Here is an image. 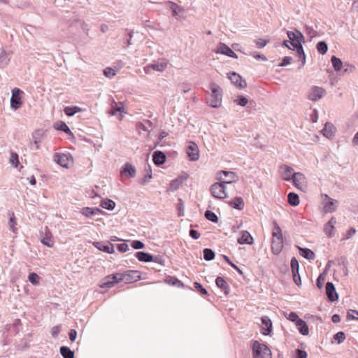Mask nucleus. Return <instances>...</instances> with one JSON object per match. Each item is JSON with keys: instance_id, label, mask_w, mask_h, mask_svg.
Here are the masks:
<instances>
[{"instance_id": "nucleus-50", "label": "nucleus", "mask_w": 358, "mask_h": 358, "mask_svg": "<svg viewBox=\"0 0 358 358\" xmlns=\"http://www.w3.org/2000/svg\"><path fill=\"white\" fill-rule=\"evenodd\" d=\"M103 74L106 77L111 78L115 76V70L110 67H107L103 70Z\"/></svg>"}, {"instance_id": "nucleus-9", "label": "nucleus", "mask_w": 358, "mask_h": 358, "mask_svg": "<svg viewBox=\"0 0 358 358\" xmlns=\"http://www.w3.org/2000/svg\"><path fill=\"white\" fill-rule=\"evenodd\" d=\"M123 112H124L123 102H122V101L116 102L114 99H112L111 103H110V109L108 111V113L113 116L118 115H119L118 119L120 120H121L123 117V115L122 114Z\"/></svg>"}, {"instance_id": "nucleus-26", "label": "nucleus", "mask_w": 358, "mask_h": 358, "mask_svg": "<svg viewBox=\"0 0 358 358\" xmlns=\"http://www.w3.org/2000/svg\"><path fill=\"white\" fill-rule=\"evenodd\" d=\"M281 169L284 170L283 179L287 181L292 180L296 172H294L292 167L287 165L282 166Z\"/></svg>"}, {"instance_id": "nucleus-51", "label": "nucleus", "mask_w": 358, "mask_h": 358, "mask_svg": "<svg viewBox=\"0 0 358 358\" xmlns=\"http://www.w3.org/2000/svg\"><path fill=\"white\" fill-rule=\"evenodd\" d=\"M131 247L135 250L143 249L145 247L144 243L138 240H135L131 242Z\"/></svg>"}, {"instance_id": "nucleus-29", "label": "nucleus", "mask_w": 358, "mask_h": 358, "mask_svg": "<svg viewBox=\"0 0 358 358\" xmlns=\"http://www.w3.org/2000/svg\"><path fill=\"white\" fill-rule=\"evenodd\" d=\"M229 205L237 210H241L243 209L245 203L243 199L240 196L235 197L233 200L230 201Z\"/></svg>"}, {"instance_id": "nucleus-42", "label": "nucleus", "mask_w": 358, "mask_h": 358, "mask_svg": "<svg viewBox=\"0 0 358 358\" xmlns=\"http://www.w3.org/2000/svg\"><path fill=\"white\" fill-rule=\"evenodd\" d=\"M331 62L335 71H338L341 70L343 62L339 58L336 57V56H333L331 59Z\"/></svg>"}, {"instance_id": "nucleus-21", "label": "nucleus", "mask_w": 358, "mask_h": 358, "mask_svg": "<svg viewBox=\"0 0 358 358\" xmlns=\"http://www.w3.org/2000/svg\"><path fill=\"white\" fill-rule=\"evenodd\" d=\"M120 175L122 176H127L129 178H134L136 176V169L131 164L127 162L122 167Z\"/></svg>"}, {"instance_id": "nucleus-40", "label": "nucleus", "mask_w": 358, "mask_h": 358, "mask_svg": "<svg viewBox=\"0 0 358 358\" xmlns=\"http://www.w3.org/2000/svg\"><path fill=\"white\" fill-rule=\"evenodd\" d=\"M145 172H146V174L144 176L143 178L140 182V183L142 185H145L148 184L150 181V179L152 178V170H151V167L150 165H148L145 168Z\"/></svg>"}, {"instance_id": "nucleus-23", "label": "nucleus", "mask_w": 358, "mask_h": 358, "mask_svg": "<svg viewBox=\"0 0 358 358\" xmlns=\"http://www.w3.org/2000/svg\"><path fill=\"white\" fill-rule=\"evenodd\" d=\"M262 324V334L268 335L272 331V322L267 316H264L261 319Z\"/></svg>"}, {"instance_id": "nucleus-17", "label": "nucleus", "mask_w": 358, "mask_h": 358, "mask_svg": "<svg viewBox=\"0 0 358 358\" xmlns=\"http://www.w3.org/2000/svg\"><path fill=\"white\" fill-rule=\"evenodd\" d=\"M326 294L330 301L334 302L337 301L338 299L336 288L334 284L331 282H328L326 284Z\"/></svg>"}, {"instance_id": "nucleus-34", "label": "nucleus", "mask_w": 358, "mask_h": 358, "mask_svg": "<svg viewBox=\"0 0 358 358\" xmlns=\"http://www.w3.org/2000/svg\"><path fill=\"white\" fill-rule=\"evenodd\" d=\"M299 250V254L305 259H313V251L308 248L296 246Z\"/></svg>"}, {"instance_id": "nucleus-57", "label": "nucleus", "mask_w": 358, "mask_h": 358, "mask_svg": "<svg viewBox=\"0 0 358 358\" xmlns=\"http://www.w3.org/2000/svg\"><path fill=\"white\" fill-rule=\"evenodd\" d=\"M16 224L14 213L10 214L9 225L13 232H15V225Z\"/></svg>"}, {"instance_id": "nucleus-62", "label": "nucleus", "mask_w": 358, "mask_h": 358, "mask_svg": "<svg viewBox=\"0 0 358 358\" xmlns=\"http://www.w3.org/2000/svg\"><path fill=\"white\" fill-rule=\"evenodd\" d=\"M117 248L120 252H125L129 250V245L125 243L117 244Z\"/></svg>"}, {"instance_id": "nucleus-59", "label": "nucleus", "mask_w": 358, "mask_h": 358, "mask_svg": "<svg viewBox=\"0 0 358 358\" xmlns=\"http://www.w3.org/2000/svg\"><path fill=\"white\" fill-rule=\"evenodd\" d=\"M41 243L44 245H46L48 247H52L53 245V241L52 240V238L50 237H48V236H45L44 238H42L41 240Z\"/></svg>"}, {"instance_id": "nucleus-63", "label": "nucleus", "mask_w": 358, "mask_h": 358, "mask_svg": "<svg viewBox=\"0 0 358 358\" xmlns=\"http://www.w3.org/2000/svg\"><path fill=\"white\" fill-rule=\"evenodd\" d=\"M325 280V276L324 274H320L317 279V286L321 289L322 287L323 283Z\"/></svg>"}, {"instance_id": "nucleus-47", "label": "nucleus", "mask_w": 358, "mask_h": 358, "mask_svg": "<svg viewBox=\"0 0 358 358\" xmlns=\"http://www.w3.org/2000/svg\"><path fill=\"white\" fill-rule=\"evenodd\" d=\"M334 338L338 344L343 343L345 339V334L343 331H338L334 336Z\"/></svg>"}, {"instance_id": "nucleus-64", "label": "nucleus", "mask_w": 358, "mask_h": 358, "mask_svg": "<svg viewBox=\"0 0 358 358\" xmlns=\"http://www.w3.org/2000/svg\"><path fill=\"white\" fill-rule=\"evenodd\" d=\"M296 356L297 358H307V352L304 350L297 349L296 350Z\"/></svg>"}, {"instance_id": "nucleus-38", "label": "nucleus", "mask_w": 358, "mask_h": 358, "mask_svg": "<svg viewBox=\"0 0 358 358\" xmlns=\"http://www.w3.org/2000/svg\"><path fill=\"white\" fill-rule=\"evenodd\" d=\"M82 110V108L78 106H66L64 108V113L69 117Z\"/></svg>"}, {"instance_id": "nucleus-14", "label": "nucleus", "mask_w": 358, "mask_h": 358, "mask_svg": "<svg viewBox=\"0 0 358 358\" xmlns=\"http://www.w3.org/2000/svg\"><path fill=\"white\" fill-rule=\"evenodd\" d=\"M71 156L63 153H55L53 160L55 163L64 168H68L69 161Z\"/></svg>"}, {"instance_id": "nucleus-61", "label": "nucleus", "mask_w": 358, "mask_h": 358, "mask_svg": "<svg viewBox=\"0 0 358 358\" xmlns=\"http://www.w3.org/2000/svg\"><path fill=\"white\" fill-rule=\"evenodd\" d=\"M287 319L292 322H295V324L296 323L298 320H301V318L299 317L298 315L295 312L289 313Z\"/></svg>"}, {"instance_id": "nucleus-27", "label": "nucleus", "mask_w": 358, "mask_h": 358, "mask_svg": "<svg viewBox=\"0 0 358 358\" xmlns=\"http://www.w3.org/2000/svg\"><path fill=\"white\" fill-rule=\"evenodd\" d=\"M253 241V238L251 236L250 234L247 231H243L241 232V236L238 238V243L241 245L243 244H252Z\"/></svg>"}, {"instance_id": "nucleus-54", "label": "nucleus", "mask_w": 358, "mask_h": 358, "mask_svg": "<svg viewBox=\"0 0 358 358\" xmlns=\"http://www.w3.org/2000/svg\"><path fill=\"white\" fill-rule=\"evenodd\" d=\"M10 162L15 166L17 167L19 164L18 155L15 152H12Z\"/></svg>"}, {"instance_id": "nucleus-48", "label": "nucleus", "mask_w": 358, "mask_h": 358, "mask_svg": "<svg viewBox=\"0 0 358 358\" xmlns=\"http://www.w3.org/2000/svg\"><path fill=\"white\" fill-rule=\"evenodd\" d=\"M194 287L196 289V291L199 292L201 295L208 294L207 290L204 287H203V286L200 283L195 282L194 283Z\"/></svg>"}, {"instance_id": "nucleus-2", "label": "nucleus", "mask_w": 358, "mask_h": 358, "mask_svg": "<svg viewBox=\"0 0 358 358\" xmlns=\"http://www.w3.org/2000/svg\"><path fill=\"white\" fill-rule=\"evenodd\" d=\"M252 348L254 358H271V351L265 344L255 341Z\"/></svg>"}, {"instance_id": "nucleus-46", "label": "nucleus", "mask_w": 358, "mask_h": 358, "mask_svg": "<svg viewBox=\"0 0 358 358\" xmlns=\"http://www.w3.org/2000/svg\"><path fill=\"white\" fill-rule=\"evenodd\" d=\"M275 236H282L281 229L276 222H273V229L272 232V237Z\"/></svg>"}, {"instance_id": "nucleus-55", "label": "nucleus", "mask_w": 358, "mask_h": 358, "mask_svg": "<svg viewBox=\"0 0 358 358\" xmlns=\"http://www.w3.org/2000/svg\"><path fill=\"white\" fill-rule=\"evenodd\" d=\"M334 228V227L333 225L326 224L324 226V231L328 236L331 237L334 236V232H333Z\"/></svg>"}, {"instance_id": "nucleus-52", "label": "nucleus", "mask_w": 358, "mask_h": 358, "mask_svg": "<svg viewBox=\"0 0 358 358\" xmlns=\"http://www.w3.org/2000/svg\"><path fill=\"white\" fill-rule=\"evenodd\" d=\"M177 208L178 210V216L182 217L184 216V201L181 199H178V203L177 205Z\"/></svg>"}, {"instance_id": "nucleus-24", "label": "nucleus", "mask_w": 358, "mask_h": 358, "mask_svg": "<svg viewBox=\"0 0 358 358\" xmlns=\"http://www.w3.org/2000/svg\"><path fill=\"white\" fill-rule=\"evenodd\" d=\"M166 156L164 152L162 151H155L152 155V161L154 164L157 166H161L164 164L166 162Z\"/></svg>"}, {"instance_id": "nucleus-13", "label": "nucleus", "mask_w": 358, "mask_h": 358, "mask_svg": "<svg viewBox=\"0 0 358 358\" xmlns=\"http://www.w3.org/2000/svg\"><path fill=\"white\" fill-rule=\"evenodd\" d=\"M229 79L231 82L237 87L245 88L247 87V83L242 77L235 72L229 73Z\"/></svg>"}, {"instance_id": "nucleus-22", "label": "nucleus", "mask_w": 358, "mask_h": 358, "mask_svg": "<svg viewBox=\"0 0 358 358\" xmlns=\"http://www.w3.org/2000/svg\"><path fill=\"white\" fill-rule=\"evenodd\" d=\"M80 213L86 217H91L99 214H103L104 212L99 208L84 207L81 209Z\"/></svg>"}, {"instance_id": "nucleus-3", "label": "nucleus", "mask_w": 358, "mask_h": 358, "mask_svg": "<svg viewBox=\"0 0 358 358\" xmlns=\"http://www.w3.org/2000/svg\"><path fill=\"white\" fill-rule=\"evenodd\" d=\"M338 202L330 198L327 194L321 195L322 210L324 213H331L336 210Z\"/></svg>"}, {"instance_id": "nucleus-20", "label": "nucleus", "mask_w": 358, "mask_h": 358, "mask_svg": "<svg viewBox=\"0 0 358 358\" xmlns=\"http://www.w3.org/2000/svg\"><path fill=\"white\" fill-rule=\"evenodd\" d=\"M141 278L138 271L129 270L124 273V279L125 283H131Z\"/></svg>"}, {"instance_id": "nucleus-11", "label": "nucleus", "mask_w": 358, "mask_h": 358, "mask_svg": "<svg viewBox=\"0 0 358 358\" xmlns=\"http://www.w3.org/2000/svg\"><path fill=\"white\" fill-rule=\"evenodd\" d=\"M166 3L172 11L173 17L177 19H180L183 16L185 9L182 6L172 1H166Z\"/></svg>"}, {"instance_id": "nucleus-8", "label": "nucleus", "mask_w": 358, "mask_h": 358, "mask_svg": "<svg viewBox=\"0 0 358 358\" xmlns=\"http://www.w3.org/2000/svg\"><path fill=\"white\" fill-rule=\"evenodd\" d=\"M294 186L302 192H306L308 189L307 181L304 175L300 172H296L292 179Z\"/></svg>"}, {"instance_id": "nucleus-12", "label": "nucleus", "mask_w": 358, "mask_h": 358, "mask_svg": "<svg viewBox=\"0 0 358 358\" xmlns=\"http://www.w3.org/2000/svg\"><path fill=\"white\" fill-rule=\"evenodd\" d=\"M187 154L192 161H197L199 158V151L197 145L194 142H189L187 147Z\"/></svg>"}, {"instance_id": "nucleus-7", "label": "nucleus", "mask_w": 358, "mask_h": 358, "mask_svg": "<svg viewBox=\"0 0 358 358\" xmlns=\"http://www.w3.org/2000/svg\"><path fill=\"white\" fill-rule=\"evenodd\" d=\"M168 64V60L165 59H161L157 62H153V63L150 65L146 66L144 68V70L147 73H150V69L158 72H163L166 69Z\"/></svg>"}, {"instance_id": "nucleus-32", "label": "nucleus", "mask_w": 358, "mask_h": 358, "mask_svg": "<svg viewBox=\"0 0 358 358\" xmlns=\"http://www.w3.org/2000/svg\"><path fill=\"white\" fill-rule=\"evenodd\" d=\"M216 285L222 289L226 294L229 293V286L225 280L222 277H217L215 279Z\"/></svg>"}, {"instance_id": "nucleus-16", "label": "nucleus", "mask_w": 358, "mask_h": 358, "mask_svg": "<svg viewBox=\"0 0 358 358\" xmlns=\"http://www.w3.org/2000/svg\"><path fill=\"white\" fill-rule=\"evenodd\" d=\"M283 248L282 236L272 237L271 249L275 255H278Z\"/></svg>"}, {"instance_id": "nucleus-4", "label": "nucleus", "mask_w": 358, "mask_h": 358, "mask_svg": "<svg viewBox=\"0 0 358 358\" xmlns=\"http://www.w3.org/2000/svg\"><path fill=\"white\" fill-rule=\"evenodd\" d=\"M213 196L218 199H224L227 197L226 192V187L222 181L220 182H215L210 189Z\"/></svg>"}, {"instance_id": "nucleus-31", "label": "nucleus", "mask_w": 358, "mask_h": 358, "mask_svg": "<svg viewBox=\"0 0 358 358\" xmlns=\"http://www.w3.org/2000/svg\"><path fill=\"white\" fill-rule=\"evenodd\" d=\"M54 128L56 130L62 131L69 135H72V132L67 124L63 121H59L54 124Z\"/></svg>"}, {"instance_id": "nucleus-33", "label": "nucleus", "mask_w": 358, "mask_h": 358, "mask_svg": "<svg viewBox=\"0 0 358 358\" xmlns=\"http://www.w3.org/2000/svg\"><path fill=\"white\" fill-rule=\"evenodd\" d=\"M295 324H296L299 331L302 335L305 336L308 334V332H309L308 327L304 320H303L302 319L298 320V321L296 322V323Z\"/></svg>"}, {"instance_id": "nucleus-6", "label": "nucleus", "mask_w": 358, "mask_h": 358, "mask_svg": "<svg viewBox=\"0 0 358 358\" xmlns=\"http://www.w3.org/2000/svg\"><path fill=\"white\" fill-rule=\"evenodd\" d=\"M120 282H124V273H117L110 275H108L103 279V282L101 285V287H111Z\"/></svg>"}, {"instance_id": "nucleus-37", "label": "nucleus", "mask_w": 358, "mask_h": 358, "mask_svg": "<svg viewBox=\"0 0 358 358\" xmlns=\"http://www.w3.org/2000/svg\"><path fill=\"white\" fill-rule=\"evenodd\" d=\"M59 352L64 358H74V352L67 346L60 347Z\"/></svg>"}, {"instance_id": "nucleus-41", "label": "nucleus", "mask_w": 358, "mask_h": 358, "mask_svg": "<svg viewBox=\"0 0 358 358\" xmlns=\"http://www.w3.org/2000/svg\"><path fill=\"white\" fill-rule=\"evenodd\" d=\"M291 269L292 272L293 278L296 279V273L298 274L299 265L297 259L295 257H292L290 262Z\"/></svg>"}, {"instance_id": "nucleus-35", "label": "nucleus", "mask_w": 358, "mask_h": 358, "mask_svg": "<svg viewBox=\"0 0 358 358\" xmlns=\"http://www.w3.org/2000/svg\"><path fill=\"white\" fill-rule=\"evenodd\" d=\"M43 134L44 131L43 129H38L32 134L36 150L39 149V143H41V139Z\"/></svg>"}, {"instance_id": "nucleus-58", "label": "nucleus", "mask_w": 358, "mask_h": 358, "mask_svg": "<svg viewBox=\"0 0 358 358\" xmlns=\"http://www.w3.org/2000/svg\"><path fill=\"white\" fill-rule=\"evenodd\" d=\"M236 101L238 105L241 106H245L248 103V99L243 96H238Z\"/></svg>"}, {"instance_id": "nucleus-19", "label": "nucleus", "mask_w": 358, "mask_h": 358, "mask_svg": "<svg viewBox=\"0 0 358 358\" xmlns=\"http://www.w3.org/2000/svg\"><path fill=\"white\" fill-rule=\"evenodd\" d=\"M220 175L224 176V178H220V180L224 184H231L237 180V176L234 172L228 171H222Z\"/></svg>"}, {"instance_id": "nucleus-28", "label": "nucleus", "mask_w": 358, "mask_h": 358, "mask_svg": "<svg viewBox=\"0 0 358 358\" xmlns=\"http://www.w3.org/2000/svg\"><path fill=\"white\" fill-rule=\"evenodd\" d=\"M134 256L142 262H151L153 259L151 254L143 251L136 252Z\"/></svg>"}, {"instance_id": "nucleus-56", "label": "nucleus", "mask_w": 358, "mask_h": 358, "mask_svg": "<svg viewBox=\"0 0 358 358\" xmlns=\"http://www.w3.org/2000/svg\"><path fill=\"white\" fill-rule=\"evenodd\" d=\"M348 319L358 320V311L355 310H350L347 315Z\"/></svg>"}, {"instance_id": "nucleus-53", "label": "nucleus", "mask_w": 358, "mask_h": 358, "mask_svg": "<svg viewBox=\"0 0 358 358\" xmlns=\"http://www.w3.org/2000/svg\"><path fill=\"white\" fill-rule=\"evenodd\" d=\"M255 44L257 45V47L258 48H264V46H266L268 42H269V40H264V39H262V38H258L257 40H255Z\"/></svg>"}, {"instance_id": "nucleus-15", "label": "nucleus", "mask_w": 358, "mask_h": 358, "mask_svg": "<svg viewBox=\"0 0 358 358\" xmlns=\"http://www.w3.org/2000/svg\"><path fill=\"white\" fill-rule=\"evenodd\" d=\"M216 53L225 55L232 58H238L237 55L226 44L220 43L217 45Z\"/></svg>"}, {"instance_id": "nucleus-39", "label": "nucleus", "mask_w": 358, "mask_h": 358, "mask_svg": "<svg viewBox=\"0 0 358 358\" xmlns=\"http://www.w3.org/2000/svg\"><path fill=\"white\" fill-rule=\"evenodd\" d=\"M100 206L105 209L112 210L115 207V203L111 199H103L101 201Z\"/></svg>"}, {"instance_id": "nucleus-1", "label": "nucleus", "mask_w": 358, "mask_h": 358, "mask_svg": "<svg viewBox=\"0 0 358 358\" xmlns=\"http://www.w3.org/2000/svg\"><path fill=\"white\" fill-rule=\"evenodd\" d=\"M289 38V43L292 46V50L296 51V54L300 59H302V65L305 64L306 55L303 50L301 43L303 40V36L298 31H288L287 32Z\"/></svg>"}, {"instance_id": "nucleus-5", "label": "nucleus", "mask_w": 358, "mask_h": 358, "mask_svg": "<svg viewBox=\"0 0 358 358\" xmlns=\"http://www.w3.org/2000/svg\"><path fill=\"white\" fill-rule=\"evenodd\" d=\"M222 96L221 91H210L206 96V103L213 108H219L221 106Z\"/></svg>"}, {"instance_id": "nucleus-60", "label": "nucleus", "mask_w": 358, "mask_h": 358, "mask_svg": "<svg viewBox=\"0 0 358 358\" xmlns=\"http://www.w3.org/2000/svg\"><path fill=\"white\" fill-rule=\"evenodd\" d=\"M182 183V181H180L179 179H175L171 181L170 184V189L171 190H176Z\"/></svg>"}, {"instance_id": "nucleus-25", "label": "nucleus", "mask_w": 358, "mask_h": 358, "mask_svg": "<svg viewBox=\"0 0 358 358\" xmlns=\"http://www.w3.org/2000/svg\"><path fill=\"white\" fill-rule=\"evenodd\" d=\"M335 127L329 122H327L324 127L321 130V133L327 138H331L335 134Z\"/></svg>"}, {"instance_id": "nucleus-18", "label": "nucleus", "mask_w": 358, "mask_h": 358, "mask_svg": "<svg viewBox=\"0 0 358 358\" xmlns=\"http://www.w3.org/2000/svg\"><path fill=\"white\" fill-rule=\"evenodd\" d=\"M93 245L100 251H103L108 254H113L115 252L114 245L110 242H107L106 243H103L102 242H94Z\"/></svg>"}, {"instance_id": "nucleus-30", "label": "nucleus", "mask_w": 358, "mask_h": 358, "mask_svg": "<svg viewBox=\"0 0 358 358\" xmlns=\"http://www.w3.org/2000/svg\"><path fill=\"white\" fill-rule=\"evenodd\" d=\"M10 60V53L3 49L0 50V68L6 67Z\"/></svg>"}, {"instance_id": "nucleus-43", "label": "nucleus", "mask_w": 358, "mask_h": 358, "mask_svg": "<svg viewBox=\"0 0 358 358\" xmlns=\"http://www.w3.org/2000/svg\"><path fill=\"white\" fill-rule=\"evenodd\" d=\"M203 258L206 261H211L215 258V254L213 250L210 248H205L203 250Z\"/></svg>"}, {"instance_id": "nucleus-10", "label": "nucleus", "mask_w": 358, "mask_h": 358, "mask_svg": "<svg viewBox=\"0 0 358 358\" xmlns=\"http://www.w3.org/2000/svg\"><path fill=\"white\" fill-rule=\"evenodd\" d=\"M12 96L10 98V107L14 110H17L22 105V97L24 91H11Z\"/></svg>"}, {"instance_id": "nucleus-49", "label": "nucleus", "mask_w": 358, "mask_h": 358, "mask_svg": "<svg viewBox=\"0 0 358 358\" xmlns=\"http://www.w3.org/2000/svg\"><path fill=\"white\" fill-rule=\"evenodd\" d=\"M38 275L36 273H31L29 275L28 279L30 282L34 285L38 284Z\"/></svg>"}, {"instance_id": "nucleus-45", "label": "nucleus", "mask_w": 358, "mask_h": 358, "mask_svg": "<svg viewBox=\"0 0 358 358\" xmlns=\"http://www.w3.org/2000/svg\"><path fill=\"white\" fill-rule=\"evenodd\" d=\"M316 48L320 54L324 55L327 52L328 46L324 41H320L317 43Z\"/></svg>"}, {"instance_id": "nucleus-44", "label": "nucleus", "mask_w": 358, "mask_h": 358, "mask_svg": "<svg viewBox=\"0 0 358 358\" xmlns=\"http://www.w3.org/2000/svg\"><path fill=\"white\" fill-rule=\"evenodd\" d=\"M204 215H205V217L209 220V221H211L213 222H215V223H217L218 222V217L217 216L215 215V213H213V211L211 210H206L204 213Z\"/></svg>"}, {"instance_id": "nucleus-36", "label": "nucleus", "mask_w": 358, "mask_h": 358, "mask_svg": "<svg viewBox=\"0 0 358 358\" xmlns=\"http://www.w3.org/2000/svg\"><path fill=\"white\" fill-rule=\"evenodd\" d=\"M287 201L290 206H296L299 204V195L294 192H289L287 195Z\"/></svg>"}]
</instances>
